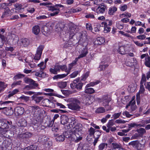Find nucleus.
<instances>
[{
	"mask_svg": "<svg viewBox=\"0 0 150 150\" xmlns=\"http://www.w3.org/2000/svg\"><path fill=\"white\" fill-rule=\"evenodd\" d=\"M82 127L81 124L77 123L73 128V132L74 135L76 137H74V141L78 142L82 139V137L81 136L82 134Z\"/></svg>",
	"mask_w": 150,
	"mask_h": 150,
	"instance_id": "obj_1",
	"label": "nucleus"
},
{
	"mask_svg": "<svg viewBox=\"0 0 150 150\" xmlns=\"http://www.w3.org/2000/svg\"><path fill=\"white\" fill-rule=\"evenodd\" d=\"M80 101L77 99L74 98L71 102L67 104L68 108L73 110L76 111H80L81 108L79 105Z\"/></svg>",
	"mask_w": 150,
	"mask_h": 150,
	"instance_id": "obj_2",
	"label": "nucleus"
},
{
	"mask_svg": "<svg viewBox=\"0 0 150 150\" xmlns=\"http://www.w3.org/2000/svg\"><path fill=\"white\" fill-rule=\"evenodd\" d=\"M25 82L26 83H29V84L25 86V88L27 90L32 89L35 88L38 86V83H35V81L30 78H25Z\"/></svg>",
	"mask_w": 150,
	"mask_h": 150,
	"instance_id": "obj_3",
	"label": "nucleus"
},
{
	"mask_svg": "<svg viewBox=\"0 0 150 150\" xmlns=\"http://www.w3.org/2000/svg\"><path fill=\"white\" fill-rule=\"evenodd\" d=\"M32 136V134L30 132H26L18 135V137L23 140L26 143H28L29 141V139Z\"/></svg>",
	"mask_w": 150,
	"mask_h": 150,
	"instance_id": "obj_4",
	"label": "nucleus"
},
{
	"mask_svg": "<svg viewBox=\"0 0 150 150\" xmlns=\"http://www.w3.org/2000/svg\"><path fill=\"white\" fill-rule=\"evenodd\" d=\"M44 48V46L42 45H40L37 48L36 53L34 57V59L38 60L40 59L42 51Z\"/></svg>",
	"mask_w": 150,
	"mask_h": 150,
	"instance_id": "obj_5",
	"label": "nucleus"
},
{
	"mask_svg": "<svg viewBox=\"0 0 150 150\" xmlns=\"http://www.w3.org/2000/svg\"><path fill=\"white\" fill-rule=\"evenodd\" d=\"M68 125L65 126V128L66 129H69L75 125L76 124V121L74 117H71L69 118Z\"/></svg>",
	"mask_w": 150,
	"mask_h": 150,
	"instance_id": "obj_6",
	"label": "nucleus"
},
{
	"mask_svg": "<svg viewBox=\"0 0 150 150\" xmlns=\"http://www.w3.org/2000/svg\"><path fill=\"white\" fill-rule=\"evenodd\" d=\"M79 38H80L79 40V43L83 45V46L86 47L87 44L86 42L87 40L85 35V34L82 33H79Z\"/></svg>",
	"mask_w": 150,
	"mask_h": 150,
	"instance_id": "obj_7",
	"label": "nucleus"
},
{
	"mask_svg": "<svg viewBox=\"0 0 150 150\" xmlns=\"http://www.w3.org/2000/svg\"><path fill=\"white\" fill-rule=\"evenodd\" d=\"M102 100L103 102V104L106 107L109 106V103L111 101V99L108 95L103 96L102 97Z\"/></svg>",
	"mask_w": 150,
	"mask_h": 150,
	"instance_id": "obj_8",
	"label": "nucleus"
},
{
	"mask_svg": "<svg viewBox=\"0 0 150 150\" xmlns=\"http://www.w3.org/2000/svg\"><path fill=\"white\" fill-rule=\"evenodd\" d=\"M12 124L11 122H9L6 120L5 121L0 120V127L4 130V129H8L9 125Z\"/></svg>",
	"mask_w": 150,
	"mask_h": 150,
	"instance_id": "obj_9",
	"label": "nucleus"
},
{
	"mask_svg": "<svg viewBox=\"0 0 150 150\" xmlns=\"http://www.w3.org/2000/svg\"><path fill=\"white\" fill-rule=\"evenodd\" d=\"M9 38V42H12L13 44L17 43L19 40L18 36L15 34H11L8 36Z\"/></svg>",
	"mask_w": 150,
	"mask_h": 150,
	"instance_id": "obj_10",
	"label": "nucleus"
},
{
	"mask_svg": "<svg viewBox=\"0 0 150 150\" xmlns=\"http://www.w3.org/2000/svg\"><path fill=\"white\" fill-rule=\"evenodd\" d=\"M24 111V108L23 107L19 106L16 107L14 109L15 114L18 116L22 115Z\"/></svg>",
	"mask_w": 150,
	"mask_h": 150,
	"instance_id": "obj_11",
	"label": "nucleus"
},
{
	"mask_svg": "<svg viewBox=\"0 0 150 150\" xmlns=\"http://www.w3.org/2000/svg\"><path fill=\"white\" fill-rule=\"evenodd\" d=\"M52 30L48 25H44L42 28V31L43 34L45 36H47Z\"/></svg>",
	"mask_w": 150,
	"mask_h": 150,
	"instance_id": "obj_12",
	"label": "nucleus"
},
{
	"mask_svg": "<svg viewBox=\"0 0 150 150\" xmlns=\"http://www.w3.org/2000/svg\"><path fill=\"white\" fill-rule=\"evenodd\" d=\"M69 118L66 115H61L60 117L61 123L64 125H67V124L68 123Z\"/></svg>",
	"mask_w": 150,
	"mask_h": 150,
	"instance_id": "obj_13",
	"label": "nucleus"
},
{
	"mask_svg": "<svg viewBox=\"0 0 150 150\" xmlns=\"http://www.w3.org/2000/svg\"><path fill=\"white\" fill-rule=\"evenodd\" d=\"M65 27V24L64 23H59L57 24L55 26V31L59 32L62 31Z\"/></svg>",
	"mask_w": 150,
	"mask_h": 150,
	"instance_id": "obj_14",
	"label": "nucleus"
},
{
	"mask_svg": "<svg viewBox=\"0 0 150 150\" xmlns=\"http://www.w3.org/2000/svg\"><path fill=\"white\" fill-rule=\"evenodd\" d=\"M65 137L67 138L69 137H73L74 139V137H76L74 135V132H71L70 130L66 131L64 134Z\"/></svg>",
	"mask_w": 150,
	"mask_h": 150,
	"instance_id": "obj_15",
	"label": "nucleus"
},
{
	"mask_svg": "<svg viewBox=\"0 0 150 150\" xmlns=\"http://www.w3.org/2000/svg\"><path fill=\"white\" fill-rule=\"evenodd\" d=\"M22 45L25 47L28 46L30 44V41L27 38H25L21 40Z\"/></svg>",
	"mask_w": 150,
	"mask_h": 150,
	"instance_id": "obj_16",
	"label": "nucleus"
},
{
	"mask_svg": "<svg viewBox=\"0 0 150 150\" xmlns=\"http://www.w3.org/2000/svg\"><path fill=\"white\" fill-rule=\"evenodd\" d=\"M140 137H142L144 134L146 133V131L145 129L143 128H141L139 129H137L136 131Z\"/></svg>",
	"mask_w": 150,
	"mask_h": 150,
	"instance_id": "obj_17",
	"label": "nucleus"
},
{
	"mask_svg": "<svg viewBox=\"0 0 150 150\" xmlns=\"http://www.w3.org/2000/svg\"><path fill=\"white\" fill-rule=\"evenodd\" d=\"M47 138L45 136L43 135L39 137L38 141L42 143H45L47 141Z\"/></svg>",
	"mask_w": 150,
	"mask_h": 150,
	"instance_id": "obj_18",
	"label": "nucleus"
},
{
	"mask_svg": "<svg viewBox=\"0 0 150 150\" xmlns=\"http://www.w3.org/2000/svg\"><path fill=\"white\" fill-rule=\"evenodd\" d=\"M65 137L64 135L62 134L59 135L58 134V136L56 138V140L57 142H63L65 139Z\"/></svg>",
	"mask_w": 150,
	"mask_h": 150,
	"instance_id": "obj_19",
	"label": "nucleus"
},
{
	"mask_svg": "<svg viewBox=\"0 0 150 150\" xmlns=\"http://www.w3.org/2000/svg\"><path fill=\"white\" fill-rule=\"evenodd\" d=\"M47 5H46V6L48 8V10L49 11H54L56 9L54 7V5L53 6L52 3H47Z\"/></svg>",
	"mask_w": 150,
	"mask_h": 150,
	"instance_id": "obj_20",
	"label": "nucleus"
},
{
	"mask_svg": "<svg viewBox=\"0 0 150 150\" xmlns=\"http://www.w3.org/2000/svg\"><path fill=\"white\" fill-rule=\"evenodd\" d=\"M33 33L37 35L38 34L40 31V29L39 26L35 25L33 28Z\"/></svg>",
	"mask_w": 150,
	"mask_h": 150,
	"instance_id": "obj_21",
	"label": "nucleus"
},
{
	"mask_svg": "<svg viewBox=\"0 0 150 150\" xmlns=\"http://www.w3.org/2000/svg\"><path fill=\"white\" fill-rule=\"evenodd\" d=\"M39 149L37 146L32 145L25 148L24 150H39Z\"/></svg>",
	"mask_w": 150,
	"mask_h": 150,
	"instance_id": "obj_22",
	"label": "nucleus"
},
{
	"mask_svg": "<svg viewBox=\"0 0 150 150\" xmlns=\"http://www.w3.org/2000/svg\"><path fill=\"white\" fill-rule=\"evenodd\" d=\"M117 11V8L115 6L109 8L108 14L110 15H113V13Z\"/></svg>",
	"mask_w": 150,
	"mask_h": 150,
	"instance_id": "obj_23",
	"label": "nucleus"
},
{
	"mask_svg": "<svg viewBox=\"0 0 150 150\" xmlns=\"http://www.w3.org/2000/svg\"><path fill=\"white\" fill-rule=\"evenodd\" d=\"M33 99L35 100L36 103H39L40 101L43 99V97L40 96L38 97L36 96H32Z\"/></svg>",
	"mask_w": 150,
	"mask_h": 150,
	"instance_id": "obj_24",
	"label": "nucleus"
},
{
	"mask_svg": "<svg viewBox=\"0 0 150 150\" xmlns=\"http://www.w3.org/2000/svg\"><path fill=\"white\" fill-rule=\"evenodd\" d=\"M6 41V38L5 37L0 34V47L1 48L3 46L4 44V42H5Z\"/></svg>",
	"mask_w": 150,
	"mask_h": 150,
	"instance_id": "obj_25",
	"label": "nucleus"
},
{
	"mask_svg": "<svg viewBox=\"0 0 150 150\" xmlns=\"http://www.w3.org/2000/svg\"><path fill=\"white\" fill-rule=\"evenodd\" d=\"M3 146L10 149L11 148V142L6 140H4Z\"/></svg>",
	"mask_w": 150,
	"mask_h": 150,
	"instance_id": "obj_26",
	"label": "nucleus"
},
{
	"mask_svg": "<svg viewBox=\"0 0 150 150\" xmlns=\"http://www.w3.org/2000/svg\"><path fill=\"white\" fill-rule=\"evenodd\" d=\"M102 23L104 24V27L105 29L104 30V32L105 33H107L108 32H109L110 30V28L108 27L107 23L105 22H103Z\"/></svg>",
	"mask_w": 150,
	"mask_h": 150,
	"instance_id": "obj_27",
	"label": "nucleus"
},
{
	"mask_svg": "<svg viewBox=\"0 0 150 150\" xmlns=\"http://www.w3.org/2000/svg\"><path fill=\"white\" fill-rule=\"evenodd\" d=\"M68 74V73L66 74H58L55 76L53 77L54 79H61L66 77Z\"/></svg>",
	"mask_w": 150,
	"mask_h": 150,
	"instance_id": "obj_28",
	"label": "nucleus"
},
{
	"mask_svg": "<svg viewBox=\"0 0 150 150\" xmlns=\"http://www.w3.org/2000/svg\"><path fill=\"white\" fill-rule=\"evenodd\" d=\"M88 53L87 50L86 49H85L84 50L82 54H80L77 58L76 59V60H77L78 59H79L81 58H82L83 57L86 56V55Z\"/></svg>",
	"mask_w": 150,
	"mask_h": 150,
	"instance_id": "obj_29",
	"label": "nucleus"
},
{
	"mask_svg": "<svg viewBox=\"0 0 150 150\" xmlns=\"http://www.w3.org/2000/svg\"><path fill=\"white\" fill-rule=\"evenodd\" d=\"M67 82H62L58 83V87L61 88H64L67 86Z\"/></svg>",
	"mask_w": 150,
	"mask_h": 150,
	"instance_id": "obj_30",
	"label": "nucleus"
},
{
	"mask_svg": "<svg viewBox=\"0 0 150 150\" xmlns=\"http://www.w3.org/2000/svg\"><path fill=\"white\" fill-rule=\"evenodd\" d=\"M144 145L139 143L138 141L136 147L138 150H142L144 149Z\"/></svg>",
	"mask_w": 150,
	"mask_h": 150,
	"instance_id": "obj_31",
	"label": "nucleus"
},
{
	"mask_svg": "<svg viewBox=\"0 0 150 150\" xmlns=\"http://www.w3.org/2000/svg\"><path fill=\"white\" fill-rule=\"evenodd\" d=\"M95 92L94 90L92 88H86L85 91V92L86 93L91 94Z\"/></svg>",
	"mask_w": 150,
	"mask_h": 150,
	"instance_id": "obj_32",
	"label": "nucleus"
},
{
	"mask_svg": "<svg viewBox=\"0 0 150 150\" xmlns=\"http://www.w3.org/2000/svg\"><path fill=\"white\" fill-rule=\"evenodd\" d=\"M119 53L122 54H124L125 53V48L124 46H122L120 47L118 50Z\"/></svg>",
	"mask_w": 150,
	"mask_h": 150,
	"instance_id": "obj_33",
	"label": "nucleus"
},
{
	"mask_svg": "<svg viewBox=\"0 0 150 150\" xmlns=\"http://www.w3.org/2000/svg\"><path fill=\"white\" fill-rule=\"evenodd\" d=\"M79 81V78H78L76 80H74L73 81V83H71L70 84L71 87L73 89L74 88V86L75 85H76V84L78 83V82Z\"/></svg>",
	"mask_w": 150,
	"mask_h": 150,
	"instance_id": "obj_34",
	"label": "nucleus"
},
{
	"mask_svg": "<svg viewBox=\"0 0 150 150\" xmlns=\"http://www.w3.org/2000/svg\"><path fill=\"white\" fill-rule=\"evenodd\" d=\"M69 26V29L70 30V33H71L72 32L74 33V31H75V29L76 28V26L73 23L70 24Z\"/></svg>",
	"mask_w": 150,
	"mask_h": 150,
	"instance_id": "obj_35",
	"label": "nucleus"
},
{
	"mask_svg": "<svg viewBox=\"0 0 150 150\" xmlns=\"http://www.w3.org/2000/svg\"><path fill=\"white\" fill-rule=\"evenodd\" d=\"M91 98L90 96L88 95H87L85 96V98L84 99V101H85V103H86V105L88 104V105H89L90 104V103H88V101H87L90 100Z\"/></svg>",
	"mask_w": 150,
	"mask_h": 150,
	"instance_id": "obj_36",
	"label": "nucleus"
},
{
	"mask_svg": "<svg viewBox=\"0 0 150 150\" xmlns=\"http://www.w3.org/2000/svg\"><path fill=\"white\" fill-rule=\"evenodd\" d=\"M107 144L105 143H101L99 146V149L98 150H103L105 147H107Z\"/></svg>",
	"mask_w": 150,
	"mask_h": 150,
	"instance_id": "obj_37",
	"label": "nucleus"
},
{
	"mask_svg": "<svg viewBox=\"0 0 150 150\" xmlns=\"http://www.w3.org/2000/svg\"><path fill=\"white\" fill-rule=\"evenodd\" d=\"M105 11V8L104 7H98L96 10L97 12L98 13H103Z\"/></svg>",
	"mask_w": 150,
	"mask_h": 150,
	"instance_id": "obj_38",
	"label": "nucleus"
},
{
	"mask_svg": "<svg viewBox=\"0 0 150 150\" xmlns=\"http://www.w3.org/2000/svg\"><path fill=\"white\" fill-rule=\"evenodd\" d=\"M43 122L44 123V126L45 127H48V124L49 123V119L48 118H47L45 119H44Z\"/></svg>",
	"mask_w": 150,
	"mask_h": 150,
	"instance_id": "obj_39",
	"label": "nucleus"
},
{
	"mask_svg": "<svg viewBox=\"0 0 150 150\" xmlns=\"http://www.w3.org/2000/svg\"><path fill=\"white\" fill-rule=\"evenodd\" d=\"M135 101H134L132 102V103H131V111H133L135 110L137 108L136 105H135Z\"/></svg>",
	"mask_w": 150,
	"mask_h": 150,
	"instance_id": "obj_40",
	"label": "nucleus"
},
{
	"mask_svg": "<svg viewBox=\"0 0 150 150\" xmlns=\"http://www.w3.org/2000/svg\"><path fill=\"white\" fill-rule=\"evenodd\" d=\"M138 143V140H136L132 141L129 143V145H131L133 147H136L137 144Z\"/></svg>",
	"mask_w": 150,
	"mask_h": 150,
	"instance_id": "obj_41",
	"label": "nucleus"
},
{
	"mask_svg": "<svg viewBox=\"0 0 150 150\" xmlns=\"http://www.w3.org/2000/svg\"><path fill=\"white\" fill-rule=\"evenodd\" d=\"M96 112L98 113H103L105 112V109L103 107H100L97 109Z\"/></svg>",
	"mask_w": 150,
	"mask_h": 150,
	"instance_id": "obj_42",
	"label": "nucleus"
},
{
	"mask_svg": "<svg viewBox=\"0 0 150 150\" xmlns=\"http://www.w3.org/2000/svg\"><path fill=\"white\" fill-rule=\"evenodd\" d=\"M113 149L120 148L121 147L120 145L119 144L117 143H112V144Z\"/></svg>",
	"mask_w": 150,
	"mask_h": 150,
	"instance_id": "obj_43",
	"label": "nucleus"
},
{
	"mask_svg": "<svg viewBox=\"0 0 150 150\" xmlns=\"http://www.w3.org/2000/svg\"><path fill=\"white\" fill-rule=\"evenodd\" d=\"M4 8L5 9V11L2 16L3 17H4V16L6 14H7L9 13L10 11L8 7H6Z\"/></svg>",
	"mask_w": 150,
	"mask_h": 150,
	"instance_id": "obj_44",
	"label": "nucleus"
},
{
	"mask_svg": "<svg viewBox=\"0 0 150 150\" xmlns=\"http://www.w3.org/2000/svg\"><path fill=\"white\" fill-rule=\"evenodd\" d=\"M6 129H4V130L3 129H2V131H1V133L0 134V137H2V138H3V136L5 135L6 134L8 133V131L6 130Z\"/></svg>",
	"mask_w": 150,
	"mask_h": 150,
	"instance_id": "obj_45",
	"label": "nucleus"
},
{
	"mask_svg": "<svg viewBox=\"0 0 150 150\" xmlns=\"http://www.w3.org/2000/svg\"><path fill=\"white\" fill-rule=\"evenodd\" d=\"M6 129H4V130L3 129H2V131H1V133L0 134V137H2V138H3V136L5 135L6 134L8 133V131L6 130Z\"/></svg>",
	"mask_w": 150,
	"mask_h": 150,
	"instance_id": "obj_46",
	"label": "nucleus"
},
{
	"mask_svg": "<svg viewBox=\"0 0 150 150\" xmlns=\"http://www.w3.org/2000/svg\"><path fill=\"white\" fill-rule=\"evenodd\" d=\"M83 86V83H79L76 84V85H75L74 86V88H76L77 89H81Z\"/></svg>",
	"mask_w": 150,
	"mask_h": 150,
	"instance_id": "obj_47",
	"label": "nucleus"
},
{
	"mask_svg": "<svg viewBox=\"0 0 150 150\" xmlns=\"http://www.w3.org/2000/svg\"><path fill=\"white\" fill-rule=\"evenodd\" d=\"M20 122L21 123L20 126L21 127H25L27 125V122L25 120L20 121Z\"/></svg>",
	"mask_w": 150,
	"mask_h": 150,
	"instance_id": "obj_48",
	"label": "nucleus"
},
{
	"mask_svg": "<svg viewBox=\"0 0 150 150\" xmlns=\"http://www.w3.org/2000/svg\"><path fill=\"white\" fill-rule=\"evenodd\" d=\"M97 42H98L97 44L99 45H101L105 42V40L102 38H99L97 40Z\"/></svg>",
	"mask_w": 150,
	"mask_h": 150,
	"instance_id": "obj_49",
	"label": "nucleus"
},
{
	"mask_svg": "<svg viewBox=\"0 0 150 150\" xmlns=\"http://www.w3.org/2000/svg\"><path fill=\"white\" fill-rule=\"evenodd\" d=\"M146 80L145 75L143 74L142 75V78L140 82V84H143V83L146 82Z\"/></svg>",
	"mask_w": 150,
	"mask_h": 150,
	"instance_id": "obj_50",
	"label": "nucleus"
},
{
	"mask_svg": "<svg viewBox=\"0 0 150 150\" xmlns=\"http://www.w3.org/2000/svg\"><path fill=\"white\" fill-rule=\"evenodd\" d=\"M99 83L98 81H96L95 82H93L90 83L89 84H87L86 86V88L90 86H93L94 85L98 84Z\"/></svg>",
	"mask_w": 150,
	"mask_h": 150,
	"instance_id": "obj_51",
	"label": "nucleus"
},
{
	"mask_svg": "<svg viewBox=\"0 0 150 150\" xmlns=\"http://www.w3.org/2000/svg\"><path fill=\"white\" fill-rule=\"evenodd\" d=\"M108 66L107 64L105 65H101L99 66V68L100 71H103Z\"/></svg>",
	"mask_w": 150,
	"mask_h": 150,
	"instance_id": "obj_52",
	"label": "nucleus"
},
{
	"mask_svg": "<svg viewBox=\"0 0 150 150\" xmlns=\"http://www.w3.org/2000/svg\"><path fill=\"white\" fill-rule=\"evenodd\" d=\"M89 72H86L85 74L82 76V78L81 79V80H85L89 76Z\"/></svg>",
	"mask_w": 150,
	"mask_h": 150,
	"instance_id": "obj_53",
	"label": "nucleus"
},
{
	"mask_svg": "<svg viewBox=\"0 0 150 150\" xmlns=\"http://www.w3.org/2000/svg\"><path fill=\"white\" fill-rule=\"evenodd\" d=\"M24 75H23V74H18L16 75L13 78V79H14V80H16V79H18L19 78H21L22 77H24Z\"/></svg>",
	"mask_w": 150,
	"mask_h": 150,
	"instance_id": "obj_54",
	"label": "nucleus"
},
{
	"mask_svg": "<svg viewBox=\"0 0 150 150\" xmlns=\"http://www.w3.org/2000/svg\"><path fill=\"white\" fill-rule=\"evenodd\" d=\"M146 37L145 35H142L137 36V38L139 40H143L146 38Z\"/></svg>",
	"mask_w": 150,
	"mask_h": 150,
	"instance_id": "obj_55",
	"label": "nucleus"
},
{
	"mask_svg": "<svg viewBox=\"0 0 150 150\" xmlns=\"http://www.w3.org/2000/svg\"><path fill=\"white\" fill-rule=\"evenodd\" d=\"M21 81H18L15 82L12 84L11 86L12 87H14L15 86L17 85H20Z\"/></svg>",
	"mask_w": 150,
	"mask_h": 150,
	"instance_id": "obj_56",
	"label": "nucleus"
},
{
	"mask_svg": "<svg viewBox=\"0 0 150 150\" xmlns=\"http://www.w3.org/2000/svg\"><path fill=\"white\" fill-rule=\"evenodd\" d=\"M60 65H58V64H56L54 65V68L57 72L60 71Z\"/></svg>",
	"mask_w": 150,
	"mask_h": 150,
	"instance_id": "obj_57",
	"label": "nucleus"
},
{
	"mask_svg": "<svg viewBox=\"0 0 150 150\" xmlns=\"http://www.w3.org/2000/svg\"><path fill=\"white\" fill-rule=\"evenodd\" d=\"M15 7L18 9L21 10L22 7V5L16 3L15 5Z\"/></svg>",
	"mask_w": 150,
	"mask_h": 150,
	"instance_id": "obj_58",
	"label": "nucleus"
},
{
	"mask_svg": "<svg viewBox=\"0 0 150 150\" xmlns=\"http://www.w3.org/2000/svg\"><path fill=\"white\" fill-rule=\"evenodd\" d=\"M89 131L90 132V135H92L94 134L95 133V129L92 127H91L90 128Z\"/></svg>",
	"mask_w": 150,
	"mask_h": 150,
	"instance_id": "obj_59",
	"label": "nucleus"
},
{
	"mask_svg": "<svg viewBox=\"0 0 150 150\" xmlns=\"http://www.w3.org/2000/svg\"><path fill=\"white\" fill-rule=\"evenodd\" d=\"M123 115H125L127 117H131L132 115L129 114V112L127 111H125L123 113Z\"/></svg>",
	"mask_w": 150,
	"mask_h": 150,
	"instance_id": "obj_60",
	"label": "nucleus"
},
{
	"mask_svg": "<svg viewBox=\"0 0 150 150\" xmlns=\"http://www.w3.org/2000/svg\"><path fill=\"white\" fill-rule=\"evenodd\" d=\"M78 74V71H75L70 75L71 78H74L76 77Z\"/></svg>",
	"mask_w": 150,
	"mask_h": 150,
	"instance_id": "obj_61",
	"label": "nucleus"
},
{
	"mask_svg": "<svg viewBox=\"0 0 150 150\" xmlns=\"http://www.w3.org/2000/svg\"><path fill=\"white\" fill-rule=\"evenodd\" d=\"M50 71L52 74H57V72L54 68H50Z\"/></svg>",
	"mask_w": 150,
	"mask_h": 150,
	"instance_id": "obj_62",
	"label": "nucleus"
},
{
	"mask_svg": "<svg viewBox=\"0 0 150 150\" xmlns=\"http://www.w3.org/2000/svg\"><path fill=\"white\" fill-rule=\"evenodd\" d=\"M121 113V112H120L116 113H115L114 114V115H113L114 119H115L117 118H118L120 116Z\"/></svg>",
	"mask_w": 150,
	"mask_h": 150,
	"instance_id": "obj_63",
	"label": "nucleus"
},
{
	"mask_svg": "<svg viewBox=\"0 0 150 150\" xmlns=\"http://www.w3.org/2000/svg\"><path fill=\"white\" fill-rule=\"evenodd\" d=\"M82 150H90L89 147L86 144H84L81 148Z\"/></svg>",
	"mask_w": 150,
	"mask_h": 150,
	"instance_id": "obj_64",
	"label": "nucleus"
}]
</instances>
